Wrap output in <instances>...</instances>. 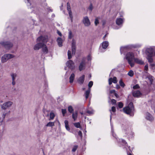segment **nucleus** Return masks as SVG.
Masks as SVG:
<instances>
[{
    "instance_id": "f8f14e48",
    "label": "nucleus",
    "mask_w": 155,
    "mask_h": 155,
    "mask_svg": "<svg viewBox=\"0 0 155 155\" xmlns=\"http://www.w3.org/2000/svg\"><path fill=\"white\" fill-rule=\"evenodd\" d=\"M67 8L69 16L71 18V22L73 21V17L72 12L71 10V7L70 4L68 2L67 3Z\"/></svg>"
},
{
    "instance_id": "338daca9",
    "label": "nucleus",
    "mask_w": 155,
    "mask_h": 155,
    "mask_svg": "<svg viewBox=\"0 0 155 155\" xmlns=\"http://www.w3.org/2000/svg\"><path fill=\"white\" fill-rule=\"evenodd\" d=\"M49 10H50V12H52V10L51 9H50Z\"/></svg>"
},
{
    "instance_id": "3c124183",
    "label": "nucleus",
    "mask_w": 155,
    "mask_h": 155,
    "mask_svg": "<svg viewBox=\"0 0 155 155\" xmlns=\"http://www.w3.org/2000/svg\"><path fill=\"white\" fill-rule=\"evenodd\" d=\"M111 110L113 112H114L116 111V108L114 107H112L111 108Z\"/></svg>"
},
{
    "instance_id": "72a5a7b5",
    "label": "nucleus",
    "mask_w": 155,
    "mask_h": 155,
    "mask_svg": "<svg viewBox=\"0 0 155 155\" xmlns=\"http://www.w3.org/2000/svg\"><path fill=\"white\" fill-rule=\"evenodd\" d=\"M68 111L71 113H72L74 110L72 107L71 106L68 107Z\"/></svg>"
},
{
    "instance_id": "a19ab883",
    "label": "nucleus",
    "mask_w": 155,
    "mask_h": 155,
    "mask_svg": "<svg viewBox=\"0 0 155 155\" xmlns=\"http://www.w3.org/2000/svg\"><path fill=\"white\" fill-rule=\"evenodd\" d=\"M78 147V146L77 145L74 146L72 149V151L74 152H75L77 149Z\"/></svg>"
},
{
    "instance_id": "4d7b16f0",
    "label": "nucleus",
    "mask_w": 155,
    "mask_h": 155,
    "mask_svg": "<svg viewBox=\"0 0 155 155\" xmlns=\"http://www.w3.org/2000/svg\"><path fill=\"white\" fill-rule=\"evenodd\" d=\"M115 91L114 90H111V91H110V93H115Z\"/></svg>"
},
{
    "instance_id": "f03ea898",
    "label": "nucleus",
    "mask_w": 155,
    "mask_h": 155,
    "mask_svg": "<svg viewBox=\"0 0 155 155\" xmlns=\"http://www.w3.org/2000/svg\"><path fill=\"white\" fill-rule=\"evenodd\" d=\"M135 58L134 54L132 52H127L125 57V58L127 61L128 63L131 67L134 66V61Z\"/></svg>"
},
{
    "instance_id": "c9c22d12",
    "label": "nucleus",
    "mask_w": 155,
    "mask_h": 155,
    "mask_svg": "<svg viewBox=\"0 0 155 155\" xmlns=\"http://www.w3.org/2000/svg\"><path fill=\"white\" fill-rule=\"evenodd\" d=\"M153 56H147V59H148V61L150 62L151 63L153 62V60L152 58Z\"/></svg>"
},
{
    "instance_id": "8fccbe9b",
    "label": "nucleus",
    "mask_w": 155,
    "mask_h": 155,
    "mask_svg": "<svg viewBox=\"0 0 155 155\" xmlns=\"http://www.w3.org/2000/svg\"><path fill=\"white\" fill-rule=\"evenodd\" d=\"M87 60L89 61H91V57L90 54H89L87 57Z\"/></svg>"
},
{
    "instance_id": "0eeeda50",
    "label": "nucleus",
    "mask_w": 155,
    "mask_h": 155,
    "mask_svg": "<svg viewBox=\"0 0 155 155\" xmlns=\"http://www.w3.org/2000/svg\"><path fill=\"white\" fill-rule=\"evenodd\" d=\"M13 104V102L11 101H8L5 102L1 106V108L3 110H6L10 107Z\"/></svg>"
},
{
    "instance_id": "2f4dec72",
    "label": "nucleus",
    "mask_w": 155,
    "mask_h": 155,
    "mask_svg": "<svg viewBox=\"0 0 155 155\" xmlns=\"http://www.w3.org/2000/svg\"><path fill=\"white\" fill-rule=\"evenodd\" d=\"M74 125L75 127L77 128L81 127V125L79 122L74 123Z\"/></svg>"
},
{
    "instance_id": "49530a36",
    "label": "nucleus",
    "mask_w": 155,
    "mask_h": 155,
    "mask_svg": "<svg viewBox=\"0 0 155 155\" xmlns=\"http://www.w3.org/2000/svg\"><path fill=\"white\" fill-rule=\"evenodd\" d=\"M68 37L70 39H71L72 37V32L71 31H70L69 32Z\"/></svg>"
},
{
    "instance_id": "603ef678",
    "label": "nucleus",
    "mask_w": 155,
    "mask_h": 155,
    "mask_svg": "<svg viewBox=\"0 0 155 155\" xmlns=\"http://www.w3.org/2000/svg\"><path fill=\"white\" fill-rule=\"evenodd\" d=\"M116 101L114 99H112L111 100V102L112 104H115L116 103Z\"/></svg>"
},
{
    "instance_id": "6ab92c4d",
    "label": "nucleus",
    "mask_w": 155,
    "mask_h": 155,
    "mask_svg": "<svg viewBox=\"0 0 155 155\" xmlns=\"http://www.w3.org/2000/svg\"><path fill=\"white\" fill-rule=\"evenodd\" d=\"M146 118L147 120L150 121L153 120V116L148 113H146Z\"/></svg>"
},
{
    "instance_id": "5701e85b",
    "label": "nucleus",
    "mask_w": 155,
    "mask_h": 155,
    "mask_svg": "<svg viewBox=\"0 0 155 155\" xmlns=\"http://www.w3.org/2000/svg\"><path fill=\"white\" fill-rule=\"evenodd\" d=\"M75 75L74 73L72 74L69 77V82L70 83H72L74 79Z\"/></svg>"
},
{
    "instance_id": "39448f33",
    "label": "nucleus",
    "mask_w": 155,
    "mask_h": 155,
    "mask_svg": "<svg viewBox=\"0 0 155 155\" xmlns=\"http://www.w3.org/2000/svg\"><path fill=\"white\" fill-rule=\"evenodd\" d=\"M147 56H153L155 55V47L147 48L146 50Z\"/></svg>"
},
{
    "instance_id": "4468645a",
    "label": "nucleus",
    "mask_w": 155,
    "mask_h": 155,
    "mask_svg": "<svg viewBox=\"0 0 155 155\" xmlns=\"http://www.w3.org/2000/svg\"><path fill=\"white\" fill-rule=\"evenodd\" d=\"M124 19L121 18H117L116 20V24L119 26L122 25L124 22Z\"/></svg>"
},
{
    "instance_id": "13d9d810",
    "label": "nucleus",
    "mask_w": 155,
    "mask_h": 155,
    "mask_svg": "<svg viewBox=\"0 0 155 155\" xmlns=\"http://www.w3.org/2000/svg\"><path fill=\"white\" fill-rule=\"evenodd\" d=\"M116 89H118L120 88V86L118 84H117L116 86Z\"/></svg>"
},
{
    "instance_id": "4c0bfd02",
    "label": "nucleus",
    "mask_w": 155,
    "mask_h": 155,
    "mask_svg": "<svg viewBox=\"0 0 155 155\" xmlns=\"http://www.w3.org/2000/svg\"><path fill=\"white\" fill-rule=\"evenodd\" d=\"M68 59H70L71 58V52L70 51L68 50Z\"/></svg>"
},
{
    "instance_id": "de8ad7c7",
    "label": "nucleus",
    "mask_w": 155,
    "mask_h": 155,
    "mask_svg": "<svg viewBox=\"0 0 155 155\" xmlns=\"http://www.w3.org/2000/svg\"><path fill=\"white\" fill-rule=\"evenodd\" d=\"M148 70V65L147 64H146L144 67V70L146 71H147Z\"/></svg>"
},
{
    "instance_id": "58836bf2",
    "label": "nucleus",
    "mask_w": 155,
    "mask_h": 155,
    "mask_svg": "<svg viewBox=\"0 0 155 155\" xmlns=\"http://www.w3.org/2000/svg\"><path fill=\"white\" fill-rule=\"evenodd\" d=\"M128 74L130 77H132L134 75V72L132 70H130L128 73Z\"/></svg>"
},
{
    "instance_id": "cd10ccee",
    "label": "nucleus",
    "mask_w": 155,
    "mask_h": 155,
    "mask_svg": "<svg viewBox=\"0 0 155 155\" xmlns=\"http://www.w3.org/2000/svg\"><path fill=\"white\" fill-rule=\"evenodd\" d=\"M91 91V90L88 89L86 91L85 93V98L86 99H87L88 97V96L89 95V94L90 93Z\"/></svg>"
},
{
    "instance_id": "b1692460",
    "label": "nucleus",
    "mask_w": 155,
    "mask_h": 155,
    "mask_svg": "<svg viewBox=\"0 0 155 155\" xmlns=\"http://www.w3.org/2000/svg\"><path fill=\"white\" fill-rule=\"evenodd\" d=\"M147 78H148L150 81V83L151 84H152L154 79L153 77L150 74H148L147 75Z\"/></svg>"
},
{
    "instance_id": "bb28decb",
    "label": "nucleus",
    "mask_w": 155,
    "mask_h": 155,
    "mask_svg": "<svg viewBox=\"0 0 155 155\" xmlns=\"http://www.w3.org/2000/svg\"><path fill=\"white\" fill-rule=\"evenodd\" d=\"M101 19L100 17H97L95 20L94 24L95 25L97 26L99 23V21Z\"/></svg>"
},
{
    "instance_id": "680f3d73",
    "label": "nucleus",
    "mask_w": 155,
    "mask_h": 155,
    "mask_svg": "<svg viewBox=\"0 0 155 155\" xmlns=\"http://www.w3.org/2000/svg\"><path fill=\"white\" fill-rule=\"evenodd\" d=\"M107 36V34H106L103 37V38L104 40L105 39V38Z\"/></svg>"
},
{
    "instance_id": "79ce46f5",
    "label": "nucleus",
    "mask_w": 155,
    "mask_h": 155,
    "mask_svg": "<svg viewBox=\"0 0 155 155\" xmlns=\"http://www.w3.org/2000/svg\"><path fill=\"white\" fill-rule=\"evenodd\" d=\"M118 106L119 108H121L123 106V104L122 102H119L118 104Z\"/></svg>"
},
{
    "instance_id": "c03bdc74",
    "label": "nucleus",
    "mask_w": 155,
    "mask_h": 155,
    "mask_svg": "<svg viewBox=\"0 0 155 155\" xmlns=\"http://www.w3.org/2000/svg\"><path fill=\"white\" fill-rule=\"evenodd\" d=\"M133 88L134 89H138L139 88V86L138 84H137L135 85L133 87Z\"/></svg>"
},
{
    "instance_id": "6e6552de",
    "label": "nucleus",
    "mask_w": 155,
    "mask_h": 155,
    "mask_svg": "<svg viewBox=\"0 0 155 155\" xmlns=\"http://www.w3.org/2000/svg\"><path fill=\"white\" fill-rule=\"evenodd\" d=\"M66 65L67 67L71 70H73L75 68L74 63L72 60H70L67 61Z\"/></svg>"
},
{
    "instance_id": "4be33fe9",
    "label": "nucleus",
    "mask_w": 155,
    "mask_h": 155,
    "mask_svg": "<svg viewBox=\"0 0 155 155\" xmlns=\"http://www.w3.org/2000/svg\"><path fill=\"white\" fill-rule=\"evenodd\" d=\"M57 41L58 43V45L59 47H61L62 45L63 40L60 38H58L57 40Z\"/></svg>"
},
{
    "instance_id": "0e129e2a",
    "label": "nucleus",
    "mask_w": 155,
    "mask_h": 155,
    "mask_svg": "<svg viewBox=\"0 0 155 155\" xmlns=\"http://www.w3.org/2000/svg\"><path fill=\"white\" fill-rule=\"evenodd\" d=\"M102 22H103V25H104L105 23V21H104V20H103L102 21Z\"/></svg>"
},
{
    "instance_id": "7ed1b4c3",
    "label": "nucleus",
    "mask_w": 155,
    "mask_h": 155,
    "mask_svg": "<svg viewBox=\"0 0 155 155\" xmlns=\"http://www.w3.org/2000/svg\"><path fill=\"white\" fill-rule=\"evenodd\" d=\"M134 107L132 102H130L128 106L123 108V110L125 113L130 114V116H133V112L134 110Z\"/></svg>"
},
{
    "instance_id": "20e7f679",
    "label": "nucleus",
    "mask_w": 155,
    "mask_h": 155,
    "mask_svg": "<svg viewBox=\"0 0 155 155\" xmlns=\"http://www.w3.org/2000/svg\"><path fill=\"white\" fill-rule=\"evenodd\" d=\"M15 55L11 54H5L1 58V62L2 63L6 62L8 60L13 58Z\"/></svg>"
},
{
    "instance_id": "69168bd1",
    "label": "nucleus",
    "mask_w": 155,
    "mask_h": 155,
    "mask_svg": "<svg viewBox=\"0 0 155 155\" xmlns=\"http://www.w3.org/2000/svg\"><path fill=\"white\" fill-rule=\"evenodd\" d=\"M127 154H128V155H132L130 153H127Z\"/></svg>"
},
{
    "instance_id": "473e14b6",
    "label": "nucleus",
    "mask_w": 155,
    "mask_h": 155,
    "mask_svg": "<svg viewBox=\"0 0 155 155\" xmlns=\"http://www.w3.org/2000/svg\"><path fill=\"white\" fill-rule=\"evenodd\" d=\"M54 125V123L50 122L48 123L46 125L47 127H52Z\"/></svg>"
},
{
    "instance_id": "2eb2a0df",
    "label": "nucleus",
    "mask_w": 155,
    "mask_h": 155,
    "mask_svg": "<svg viewBox=\"0 0 155 155\" xmlns=\"http://www.w3.org/2000/svg\"><path fill=\"white\" fill-rule=\"evenodd\" d=\"M134 61V64L135 63L141 65L143 64L144 63V62L141 59L138 58H135Z\"/></svg>"
},
{
    "instance_id": "e433bc0d",
    "label": "nucleus",
    "mask_w": 155,
    "mask_h": 155,
    "mask_svg": "<svg viewBox=\"0 0 155 155\" xmlns=\"http://www.w3.org/2000/svg\"><path fill=\"white\" fill-rule=\"evenodd\" d=\"M93 85V82L92 81H90L88 84V89L91 90V88Z\"/></svg>"
},
{
    "instance_id": "6e6d98bb",
    "label": "nucleus",
    "mask_w": 155,
    "mask_h": 155,
    "mask_svg": "<svg viewBox=\"0 0 155 155\" xmlns=\"http://www.w3.org/2000/svg\"><path fill=\"white\" fill-rule=\"evenodd\" d=\"M93 9L92 6L91 5H90L89 7V9L91 10L92 11Z\"/></svg>"
},
{
    "instance_id": "864d4df0",
    "label": "nucleus",
    "mask_w": 155,
    "mask_h": 155,
    "mask_svg": "<svg viewBox=\"0 0 155 155\" xmlns=\"http://www.w3.org/2000/svg\"><path fill=\"white\" fill-rule=\"evenodd\" d=\"M78 134L80 135V136H82V133L81 132V131H79L78 132Z\"/></svg>"
},
{
    "instance_id": "c85d7f7f",
    "label": "nucleus",
    "mask_w": 155,
    "mask_h": 155,
    "mask_svg": "<svg viewBox=\"0 0 155 155\" xmlns=\"http://www.w3.org/2000/svg\"><path fill=\"white\" fill-rule=\"evenodd\" d=\"M55 117L54 114L52 112H51L50 114V119L49 120H51L54 119Z\"/></svg>"
},
{
    "instance_id": "9b49d317",
    "label": "nucleus",
    "mask_w": 155,
    "mask_h": 155,
    "mask_svg": "<svg viewBox=\"0 0 155 155\" xmlns=\"http://www.w3.org/2000/svg\"><path fill=\"white\" fill-rule=\"evenodd\" d=\"M10 76L12 80V84L14 85L16 83L15 80L17 77V75L15 73H12L10 74Z\"/></svg>"
},
{
    "instance_id": "9d476101",
    "label": "nucleus",
    "mask_w": 155,
    "mask_h": 155,
    "mask_svg": "<svg viewBox=\"0 0 155 155\" xmlns=\"http://www.w3.org/2000/svg\"><path fill=\"white\" fill-rule=\"evenodd\" d=\"M83 22L85 26H88L91 25L90 21L87 16H85L83 18Z\"/></svg>"
},
{
    "instance_id": "09e8293b",
    "label": "nucleus",
    "mask_w": 155,
    "mask_h": 155,
    "mask_svg": "<svg viewBox=\"0 0 155 155\" xmlns=\"http://www.w3.org/2000/svg\"><path fill=\"white\" fill-rule=\"evenodd\" d=\"M134 134L133 132H130V134L129 135H128V136L129 137H132L134 136Z\"/></svg>"
},
{
    "instance_id": "c756f323",
    "label": "nucleus",
    "mask_w": 155,
    "mask_h": 155,
    "mask_svg": "<svg viewBox=\"0 0 155 155\" xmlns=\"http://www.w3.org/2000/svg\"><path fill=\"white\" fill-rule=\"evenodd\" d=\"M94 112V110L91 108H89L87 111V113L90 114H93Z\"/></svg>"
},
{
    "instance_id": "f3484780",
    "label": "nucleus",
    "mask_w": 155,
    "mask_h": 155,
    "mask_svg": "<svg viewBox=\"0 0 155 155\" xmlns=\"http://www.w3.org/2000/svg\"><path fill=\"white\" fill-rule=\"evenodd\" d=\"M108 81L109 84L110 85L112 84V82H113L115 84L117 83V81L116 77H114L113 78H110L109 79Z\"/></svg>"
},
{
    "instance_id": "393cba45",
    "label": "nucleus",
    "mask_w": 155,
    "mask_h": 155,
    "mask_svg": "<svg viewBox=\"0 0 155 155\" xmlns=\"http://www.w3.org/2000/svg\"><path fill=\"white\" fill-rule=\"evenodd\" d=\"M72 117L74 121H76L78 117V112L75 111L74 113H73L72 114Z\"/></svg>"
},
{
    "instance_id": "a18cd8bd",
    "label": "nucleus",
    "mask_w": 155,
    "mask_h": 155,
    "mask_svg": "<svg viewBox=\"0 0 155 155\" xmlns=\"http://www.w3.org/2000/svg\"><path fill=\"white\" fill-rule=\"evenodd\" d=\"M120 142H121L122 143H123V144H124L125 145H126L127 143V142H126V141L122 139H120Z\"/></svg>"
},
{
    "instance_id": "bf43d9fd",
    "label": "nucleus",
    "mask_w": 155,
    "mask_h": 155,
    "mask_svg": "<svg viewBox=\"0 0 155 155\" xmlns=\"http://www.w3.org/2000/svg\"><path fill=\"white\" fill-rule=\"evenodd\" d=\"M27 5L28 6L30 5H31V4H30V2H29V0H27Z\"/></svg>"
},
{
    "instance_id": "dca6fc26",
    "label": "nucleus",
    "mask_w": 155,
    "mask_h": 155,
    "mask_svg": "<svg viewBox=\"0 0 155 155\" xmlns=\"http://www.w3.org/2000/svg\"><path fill=\"white\" fill-rule=\"evenodd\" d=\"M76 43L74 39L72 40V54H75L76 50Z\"/></svg>"
},
{
    "instance_id": "aec40b11",
    "label": "nucleus",
    "mask_w": 155,
    "mask_h": 155,
    "mask_svg": "<svg viewBox=\"0 0 155 155\" xmlns=\"http://www.w3.org/2000/svg\"><path fill=\"white\" fill-rule=\"evenodd\" d=\"M141 95V93L139 91H133V95L135 97H139Z\"/></svg>"
},
{
    "instance_id": "ddd939ff",
    "label": "nucleus",
    "mask_w": 155,
    "mask_h": 155,
    "mask_svg": "<svg viewBox=\"0 0 155 155\" xmlns=\"http://www.w3.org/2000/svg\"><path fill=\"white\" fill-rule=\"evenodd\" d=\"M35 45L34 47V49L35 50H38L41 48L44 45V43L42 42H39Z\"/></svg>"
},
{
    "instance_id": "412c9836",
    "label": "nucleus",
    "mask_w": 155,
    "mask_h": 155,
    "mask_svg": "<svg viewBox=\"0 0 155 155\" xmlns=\"http://www.w3.org/2000/svg\"><path fill=\"white\" fill-rule=\"evenodd\" d=\"M109 45L108 42L107 41H104L102 44V48L104 49H106Z\"/></svg>"
},
{
    "instance_id": "ea45409f",
    "label": "nucleus",
    "mask_w": 155,
    "mask_h": 155,
    "mask_svg": "<svg viewBox=\"0 0 155 155\" xmlns=\"http://www.w3.org/2000/svg\"><path fill=\"white\" fill-rule=\"evenodd\" d=\"M111 132H112V134L113 136L114 137H115L117 139L116 134H115L114 133V130H113V127L112 126H111Z\"/></svg>"
},
{
    "instance_id": "774afa93",
    "label": "nucleus",
    "mask_w": 155,
    "mask_h": 155,
    "mask_svg": "<svg viewBox=\"0 0 155 155\" xmlns=\"http://www.w3.org/2000/svg\"><path fill=\"white\" fill-rule=\"evenodd\" d=\"M80 114H81V115H82L83 114V112H80Z\"/></svg>"
},
{
    "instance_id": "f704fd0d",
    "label": "nucleus",
    "mask_w": 155,
    "mask_h": 155,
    "mask_svg": "<svg viewBox=\"0 0 155 155\" xmlns=\"http://www.w3.org/2000/svg\"><path fill=\"white\" fill-rule=\"evenodd\" d=\"M119 84L120 86L122 87H124L125 86V84L123 82L122 80L121 79L119 81Z\"/></svg>"
},
{
    "instance_id": "1a4fd4ad",
    "label": "nucleus",
    "mask_w": 155,
    "mask_h": 155,
    "mask_svg": "<svg viewBox=\"0 0 155 155\" xmlns=\"http://www.w3.org/2000/svg\"><path fill=\"white\" fill-rule=\"evenodd\" d=\"M86 60V58H84L82 59L79 66V70L80 71H81L85 68Z\"/></svg>"
},
{
    "instance_id": "7c9ffc66",
    "label": "nucleus",
    "mask_w": 155,
    "mask_h": 155,
    "mask_svg": "<svg viewBox=\"0 0 155 155\" xmlns=\"http://www.w3.org/2000/svg\"><path fill=\"white\" fill-rule=\"evenodd\" d=\"M127 48V46L121 47L120 49L121 54H122L124 51H125Z\"/></svg>"
},
{
    "instance_id": "a878e982",
    "label": "nucleus",
    "mask_w": 155,
    "mask_h": 155,
    "mask_svg": "<svg viewBox=\"0 0 155 155\" xmlns=\"http://www.w3.org/2000/svg\"><path fill=\"white\" fill-rule=\"evenodd\" d=\"M64 124L65 125V127L66 129L68 131H69L70 130V128L68 125V120H65L64 121Z\"/></svg>"
},
{
    "instance_id": "a211bd4d",
    "label": "nucleus",
    "mask_w": 155,
    "mask_h": 155,
    "mask_svg": "<svg viewBox=\"0 0 155 155\" xmlns=\"http://www.w3.org/2000/svg\"><path fill=\"white\" fill-rule=\"evenodd\" d=\"M84 78L85 75H82L78 79V82L80 84H82L84 82Z\"/></svg>"
},
{
    "instance_id": "052dcab7",
    "label": "nucleus",
    "mask_w": 155,
    "mask_h": 155,
    "mask_svg": "<svg viewBox=\"0 0 155 155\" xmlns=\"http://www.w3.org/2000/svg\"><path fill=\"white\" fill-rule=\"evenodd\" d=\"M63 4H62L61 6L60 7V9L61 10H62L63 9L62 7H63Z\"/></svg>"
},
{
    "instance_id": "37998d69",
    "label": "nucleus",
    "mask_w": 155,
    "mask_h": 155,
    "mask_svg": "<svg viewBox=\"0 0 155 155\" xmlns=\"http://www.w3.org/2000/svg\"><path fill=\"white\" fill-rule=\"evenodd\" d=\"M62 113L63 116H64L66 112V110L65 109H62Z\"/></svg>"
},
{
    "instance_id": "e2e57ef3",
    "label": "nucleus",
    "mask_w": 155,
    "mask_h": 155,
    "mask_svg": "<svg viewBox=\"0 0 155 155\" xmlns=\"http://www.w3.org/2000/svg\"><path fill=\"white\" fill-rule=\"evenodd\" d=\"M114 95L117 97L118 96V94L115 93H114Z\"/></svg>"
},
{
    "instance_id": "5fc2aeb1",
    "label": "nucleus",
    "mask_w": 155,
    "mask_h": 155,
    "mask_svg": "<svg viewBox=\"0 0 155 155\" xmlns=\"http://www.w3.org/2000/svg\"><path fill=\"white\" fill-rule=\"evenodd\" d=\"M57 33L60 36H62V34L59 31H57Z\"/></svg>"
},
{
    "instance_id": "f257e3e1",
    "label": "nucleus",
    "mask_w": 155,
    "mask_h": 155,
    "mask_svg": "<svg viewBox=\"0 0 155 155\" xmlns=\"http://www.w3.org/2000/svg\"><path fill=\"white\" fill-rule=\"evenodd\" d=\"M48 41V38L47 36H40L37 39V42H42L44 43V45L42 47V51L45 53L47 54L48 52V49L45 43H46Z\"/></svg>"
},
{
    "instance_id": "423d86ee",
    "label": "nucleus",
    "mask_w": 155,
    "mask_h": 155,
    "mask_svg": "<svg viewBox=\"0 0 155 155\" xmlns=\"http://www.w3.org/2000/svg\"><path fill=\"white\" fill-rule=\"evenodd\" d=\"M0 44L7 50L10 49L13 46V44L9 41L2 42H0Z\"/></svg>"
}]
</instances>
